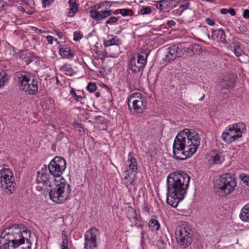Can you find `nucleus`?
<instances>
[{
  "label": "nucleus",
  "instance_id": "obj_44",
  "mask_svg": "<svg viewBox=\"0 0 249 249\" xmlns=\"http://www.w3.org/2000/svg\"><path fill=\"white\" fill-rule=\"evenodd\" d=\"M206 22L208 25L211 26L213 25L214 24V21L209 18H207L206 19Z\"/></svg>",
  "mask_w": 249,
  "mask_h": 249
},
{
  "label": "nucleus",
  "instance_id": "obj_22",
  "mask_svg": "<svg viewBox=\"0 0 249 249\" xmlns=\"http://www.w3.org/2000/svg\"><path fill=\"white\" fill-rule=\"evenodd\" d=\"M59 53L64 58H71L74 55V53L71 51L70 48L67 46L60 48Z\"/></svg>",
  "mask_w": 249,
  "mask_h": 249
},
{
  "label": "nucleus",
  "instance_id": "obj_23",
  "mask_svg": "<svg viewBox=\"0 0 249 249\" xmlns=\"http://www.w3.org/2000/svg\"><path fill=\"white\" fill-rule=\"evenodd\" d=\"M240 134L232 135V133L224 132L222 134V137L227 143H231L235 141L237 139L240 138Z\"/></svg>",
  "mask_w": 249,
  "mask_h": 249
},
{
  "label": "nucleus",
  "instance_id": "obj_36",
  "mask_svg": "<svg viewBox=\"0 0 249 249\" xmlns=\"http://www.w3.org/2000/svg\"><path fill=\"white\" fill-rule=\"evenodd\" d=\"M140 13L142 15L149 14L151 13V8L148 6H143L141 9Z\"/></svg>",
  "mask_w": 249,
  "mask_h": 249
},
{
  "label": "nucleus",
  "instance_id": "obj_28",
  "mask_svg": "<svg viewBox=\"0 0 249 249\" xmlns=\"http://www.w3.org/2000/svg\"><path fill=\"white\" fill-rule=\"evenodd\" d=\"M149 227L153 231H157L160 228V224L156 219H151L149 222Z\"/></svg>",
  "mask_w": 249,
  "mask_h": 249
},
{
  "label": "nucleus",
  "instance_id": "obj_19",
  "mask_svg": "<svg viewBox=\"0 0 249 249\" xmlns=\"http://www.w3.org/2000/svg\"><path fill=\"white\" fill-rule=\"evenodd\" d=\"M129 158L127 160L128 166L129 169L125 171V174L129 175L132 173H135L137 170V162L135 158L130 156V154L129 155Z\"/></svg>",
  "mask_w": 249,
  "mask_h": 249
},
{
  "label": "nucleus",
  "instance_id": "obj_20",
  "mask_svg": "<svg viewBox=\"0 0 249 249\" xmlns=\"http://www.w3.org/2000/svg\"><path fill=\"white\" fill-rule=\"evenodd\" d=\"M213 37L219 42L224 44L227 43L225 32L222 29L213 31Z\"/></svg>",
  "mask_w": 249,
  "mask_h": 249
},
{
  "label": "nucleus",
  "instance_id": "obj_53",
  "mask_svg": "<svg viewBox=\"0 0 249 249\" xmlns=\"http://www.w3.org/2000/svg\"><path fill=\"white\" fill-rule=\"evenodd\" d=\"M70 92H71V94L72 95L74 96V97H75V96H76V92H75V91H74V89H71V90Z\"/></svg>",
  "mask_w": 249,
  "mask_h": 249
},
{
  "label": "nucleus",
  "instance_id": "obj_13",
  "mask_svg": "<svg viewBox=\"0 0 249 249\" xmlns=\"http://www.w3.org/2000/svg\"><path fill=\"white\" fill-rule=\"evenodd\" d=\"M178 242L184 248L190 246L193 241L191 230L188 228H180L176 231Z\"/></svg>",
  "mask_w": 249,
  "mask_h": 249
},
{
  "label": "nucleus",
  "instance_id": "obj_11",
  "mask_svg": "<svg viewBox=\"0 0 249 249\" xmlns=\"http://www.w3.org/2000/svg\"><path fill=\"white\" fill-rule=\"evenodd\" d=\"M148 55L147 53L144 55L138 54L131 57L128 61V69L133 73L139 72L145 66Z\"/></svg>",
  "mask_w": 249,
  "mask_h": 249
},
{
  "label": "nucleus",
  "instance_id": "obj_18",
  "mask_svg": "<svg viewBox=\"0 0 249 249\" xmlns=\"http://www.w3.org/2000/svg\"><path fill=\"white\" fill-rule=\"evenodd\" d=\"M0 238H2L3 239L8 241L9 242H11L15 246H17V243H15V228L12 227L7 228L4 230L1 233Z\"/></svg>",
  "mask_w": 249,
  "mask_h": 249
},
{
  "label": "nucleus",
  "instance_id": "obj_15",
  "mask_svg": "<svg viewBox=\"0 0 249 249\" xmlns=\"http://www.w3.org/2000/svg\"><path fill=\"white\" fill-rule=\"evenodd\" d=\"M183 47L180 44L173 45L166 49L165 57L163 59L165 61L169 62L180 57L183 54Z\"/></svg>",
  "mask_w": 249,
  "mask_h": 249
},
{
  "label": "nucleus",
  "instance_id": "obj_12",
  "mask_svg": "<svg viewBox=\"0 0 249 249\" xmlns=\"http://www.w3.org/2000/svg\"><path fill=\"white\" fill-rule=\"evenodd\" d=\"M100 234L99 231L95 228L89 230L85 234V249H96Z\"/></svg>",
  "mask_w": 249,
  "mask_h": 249
},
{
  "label": "nucleus",
  "instance_id": "obj_46",
  "mask_svg": "<svg viewBox=\"0 0 249 249\" xmlns=\"http://www.w3.org/2000/svg\"><path fill=\"white\" fill-rule=\"evenodd\" d=\"M229 13L232 16H235L236 14L235 11L233 8H230L229 9Z\"/></svg>",
  "mask_w": 249,
  "mask_h": 249
},
{
  "label": "nucleus",
  "instance_id": "obj_30",
  "mask_svg": "<svg viewBox=\"0 0 249 249\" xmlns=\"http://www.w3.org/2000/svg\"><path fill=\"white\" fill-rule=\"evenodd\" d=\"M209 161L211 162L212 163L216 164H219L222 162L221 156L217 154L214 156H212L209 160Z\"/></svg>",
  "mask_w": 249,
  "mask_h": 249
},
{
  "label": "nucleus",
  "instance_id": "obj_38",
  "mask_svg": "<svg viewBox=\"0 0 249 249\" xmlns=\"http://www.w3.org/2000/svg\"><path fill=\"white\" fill-rule=\"evenodd\" d=\"M136 220V221H133L132 223L137 227L142 228L144 225L143 222L140 220L139 217H138L137 219Z\"/></svg>",
  "mask_w": 249,
  "mask_h": 249
},
{
  "label": "nucleus",
  "instance_id": "obj_48",
  "mask_svg": "<svg viewBox=\"0 0 249 249\" xmlns=\"http://www.w3.org/2000/svg\"><path fill=\"white\" fill-rule=\"evenodd\" d=\"M220 13L222 14H226L229 13V9L223 8L220 10Z\"/></svg>",
  "mask_w": 249,
  "mask_h": 249
},
{
  "label": "nucleus",
  "instance_id": "obj_59",
  "mask_svg": "<svg viewBox=\"0 0 249 249\" xmlns=\"http://www.w3.org/2000/svg\"><path fill=\"white\" fill-rule=\"evenodd\" d=\"M100 95V93L99 92H97L96 93V96L97 97H99Z\"/></svg>",
  "mask_w": 249,
  "mask_h": 249
},
{
  "label": "nucleus",
  "instance_id": "obj_7",
  "mask_svg": "<svg viewBox=\"0 0 249 249\" xmlns=\"http://www.w3.org/2000/svg\"><path fill=\"white\" fill-rule=\"evenodd\" d=\"M12 174L9 169H2L0 171V186L4 188L5 192L8 195L13 193L15 188Z\"/></svg>",
  "mask_w": 249,
  "mask_h": 249
},
{
  "label": "nucleus",
  "instance_id": "obj_56",
  "mask_svg": "<svg viewBox=\"0 0 249 249\" xmlns=\"http://www.w3.org/2000/svg\"><path fill=\"white\" fill-rule=\"evenodd\" d=\"M36 32H38L40 33H44L45 32V31H42L41 29H37V28H36Z\"/></svg>",
  "mask_w": 249,
  "mask_h": 249
},
{
  "label": "nucleus",
  "instance_id": "obj_2",
  "mask_svg": "<svg viewBox=\"0 0 249 249\" xmlns=\"http://www.w3.org/2000/svg\"><path fill=\"white\" fill-rule=\"evenodd\" d=\"M190 180V176L183 171L169 174L167 178L168 192L184 196L187 193Z\"/></svg>",
  "mask_w": 249,
  "mask_h": 249
},
{
  "label": "nucleus",
  "instance_id": "obj_51",
  "mask_svg": "<svg viewBox=\"0 0 249 249\" xmlns=\"http://www.w3.org/2000/svg\"><path fill=\"white\" fill-rule=\"evenodd\" d=\"M167 24L170 26H171L175 24V22L174 20H170L168 21Z\"/></svg>",
  "mask_w": 249,
  "mask_h": 249
},
{
  "label": "nucleus",
  "instance_id": "obj_6",
  "mask_svg": "<svg viewBox=\"0 0 249 249\" xmlns=\"http://www.w3.org/2000/svg\"><path fill=\"white\" fill-rule=\"evenodd\" d=\"M113 2L109 1H103L95 4L93 9L89 11L90 17L97 21L101 20L110 16L112 14L111 10H102L98 11V10L103 8L107 9L111 7Z\"/></svg>",
  "mask_w": 249,
  "mask_h": 249
},
{
  "label": "nucleus",
  "instance_id": "obj_58",
  "mask_svg": "<svg viewBox=\"0 0 249 249\" xmlns=\"http://www.w3.org/2000/svg\"><path fill=\"white\" fill-rule=\"evenodd\" d=\"M144 234V231H142V233H141V235H142L141 237H142V239H143V238Z\"/></svg>",
  "mask_w": 249,
  "mask_h": 249
},
{
  "label": "nucleus",
  "instance_id": "obj_29",
  "mask_svg": "<svg viewBox=\"0 0 249 249\" xmlns=\"http://www.w3.org/2000/svg\"><path fill=\"white\" fill-rule=\"evenodd\" d=\"M128 211H129L127 213V217L131 222H132L133 221H136V219H137L138 217L137 216L135 211L132 208H130Z\"/></svg>",
  "mask_w": 249,
  "mask_h": 249
},
{
  "label": "nucleus",
  "instance_id": "obj_9",
  "mask_svg": "<svg viewBox=\"0 0 249 249\" xmlns=\"http://www.w3.org/2000/svg\"><path fill=\"white\" fill-rule=\"evenodd\" d=\"M146 103L144 97L140 93L132 94L129 97L127 105L129 110H134L137 113H142L145 109Z\"/></svg>",
  "mask_w": 249,
  "mask_h": 249
},
{
  "label": "nucleus",
  "instance_id": "obj_1",
  "mask_svg": "<svg viewBox=\"0 0 249 249\" xmlns=\"http://www.w3.org/2000/svg\"><path fill=\"white\" fill-rule=\"evenodd\" d=\"M200 138L195 130L184 129L175 139L173 145L174 158L184 160L191 157L199 145Z\"/></svg>",
  "mask_w": 249,
  "mask_h": 249
},
{
  "label": "nucleus",
  "instance_id": "obj_60",
  "mask_svg": "<svg viewBox=\"0 0 249 249\" xmlns=\"http://www.w3.org/2000/svg\"><path fill=\"white\" fill-rule=\"evenodd\" d=\"M204 97H205V95H204V94H203V95H202V96L201 97V98H200V100H201V101L203 100V99H204Z\"/></svg>",
  "mask_w": 249,
  "mask_h": 249
},
{
  "label": "nucleus",
  "instance_id": "obj_50",
  "mask_svg": "<svg viewBox=\"0 0 249 249\" xmlns=\"http://www.w3.org/2000/svg\"><path fill=\"white\" fill-rule=\"evenodd\" d=\"M54 31L56 33V35L58 36L60 38H61L63 36V33L62 32H58L56 30H54Z\"/></svg>",
  "mask_w": 249,
  "mask_h": 249
},
{
  "label": "nucleus",
  "instance_id": "obj_25",
  "mask_svg": "<svg viewBox=\"0 0 249 249\" xmlns=\"http://www.w3.org/2000/svg\"><path fill=\"white\" fill-rule=\"evenodd\" d=\"M68 3L70 5L68 16L72 17L78 10L76 2L75 0H69Z\"/></svg>",
  "mask_w": 249,
  "mask_h": 249
},
{
  "label": "nucleus",
  "instance_id": "obj_10",
  "mask_svg": "<svg viewBox=\"0 0 249 249\" xmlns=\"http://www.w3.org/2000/svg\"><path fill=\"white\" fill-rule=\"evenodd\" d=\"M13 228H15V243L17 244V248L24 244L25 240L26 239L27 246L25 247H22V249H31L32 244L27 238L28 234L30 235L31 231L24 228L22 231L21 227L17 224L13 225Z\"/></svg>",
  "mask_w": 249,
  "mask_h": 249
},
{
  "label": "nucleus",
  "instance_id": "obj_21",
  "mask_svg": "<svg viewBox=\"0 0 249 249\" xmlns=\"http://www.w3.org/2000/svg\"><path fill=\"white\" fill-rule=\"evenodd\" d=\"M185 51L190 55L192 56L195 54H200L202 52V48L198 44H192L186 48Z\"/></svg>",
  "mask_w": 249,
  "mask_h": 249
},
{
  "label": "nucleus",
  "instance_id": "obj_35",
  "mask_svg": "<svg viewBox=\"0 0 249 249\" xmlns=\"http://www.w3.org/2000/svg\"><path fill=\"white\" fill-rule=\"evenodd\" d=\"M97 89L96 85L95 83H89L87 87V89L88 91H89L90 92H94Z\"/></svg>",
  "mask_w": 249,
  "mask_h": 249
},
{
  "label": "nucleus",
  "instance_id": "obj_3",
  "mask_svg": "<svg viewBox=\"0 0 249 249\" xmlns=\"http://www.w3.org/2000/svg\"><path fill=\"white\" fill-rule=\"evenodd\" d=\"M236 186L235 178L231 174L226 173L215 179L213 184V191L217 196L225 197L231 194Z\"/></svg>",
  "mask_w": 249,
  "mask_h": 249
},
{
  "label": "nucleus",
  "instance_id": "obj_33",
  "mask_svg": "<svg viewBox=\"0 0 249 249\" xmlns=\"http://www.w3.org/2000/svg\"><path fill=\"white\" fill-rule=\"evenodd\" d=\"M234 52L237 57L242 56L244 54L243 50L241 49L239 44H235L234 47Z\"/></svg>",
  "mask_w": 249,
  "mask_h": 249
},
{
  "label": "nucleus",
  "instance_id": "obj_16",
  "mask_svg": "<svg viewBox=\"0 0 249 249\" xmlns=\"http://www.w3.org/2000/svg\"><path fill=\"white\" fill-rule=\"evenodd\" d=\"M166 203L171 206L176 208L178 203L183 199L184 196L177 195L176 193L168 192L167 193Z\"/></svg>",
  "mask_w": 249,
  "mask_h": 249
},
{
  "label": "nucleus",
  "instance_id": "obj_31",
  "mask_svg": "<svg viewBox=\"0 0 249 249\" xmlns=\"http://www.w3.org/2000/svg\"><path fill=\"white\" fill-rule=\"evenodd\" d=\"M118 43L117 37H112L109 38L104 42V45L106 47L116 45Z\"/></svg>",
  "mask_w": 249,
  "mask_h": 249
},
{
  "label": "nucleus",
  "instance_id": "obj_41",
  "mask_svg": "<svg viewBox=\"0 0 249 249\" xmlns=\"http://www.w3.org/2000/svg\"><path fill=\"white\" fill-rule=\"evenodd\" d=\"M53 1V0H42L43 6L44 7H46V6L50 5Z\"/></svg>",
  "mask_w": 249,
  "mask_h": 249
},
{
  "label": "nucleus",
  "instance_id": "obj_61",
  "mask_svg": "<svg viewBox=\"0 0 249 249\" xmlns=\"http://www.w3.org/2000/svg\"><path fill=\"white\" fill-rule=\"evenodd\" d=\"M129 175H128V176H127V175H126V176H125V177H124V179H127V178H128V177H129Z\"/></svg>",
  "mask_w": 249,
  "mask_h": 249
},
{
  "label": "nucleus",
  "instance_id": "obj_26",
  "mask_svg": "<svg viewBox=\"0 0 249 249\" xmlns=\"http://www.w3.org/2000/svg\"><path fill=\"white\" fill-rule=\"evenodd\" d=\"M17 246L0 237V249H15Z\"/></svg>",
  "mask_w": 249,
  "mask_h": 249
},
{
  "label": "nucleus",
  "instance_id": "obj_45",
  "mask_svg": "<svg viewBox=\"0 0 249 249\" xmlns=\"http://www.w3.org/2000/svg\"><path fill=\"white\" fill-rule=\"evenodd\" d=\"M46 39L48 43L50 44L53 43V37L52 36H47Z\"/></svg>",
  "mask_w": 249,
  "mask_h": 249
},
{
  "label": "nucleus",
  "instance_id": "obj_34",
  "mask_svg": "<svg viewBox=\"0 0 249 249\" xmlns=\"http://www.w3.org/2000/svg\"><path fill=\"white\" fill-rule=\"evenodd\" d=\"M120 13L122 16L125 17L127 16H132L133 12L132 10L129 9H122L120 11Z\"/></svg>",
  "mask_w": 249,
  "mask_h": 249
},
{
  "label": "nucleus",
  "instance_id": "obj_57",
  "mask_svg": "<svg viewBox=\"0 0 249 249\" xmlns=\"http://www.w3.org/2000/svg\"><path fill=\"white\" fill-rule=\"evenodd\" d=\"M168 0H160V1H158L157 2L159 3H163L164 2H167Z\"/></svg>",
  "mask_w": 249,
  "mask_h": 249
},
{
  "label": "nucleus",
  "instance_id": "obj_27",
  "mask_svg": "<svg viewBox=\"0 0 249 249\" xmlns=\"http://www.w3.org/2000/svg\"><path fill=\"white\" fill-rule=\"evenodd\" d=\"M232 127L234 129V133H236L237 134H240V137L242 136V133L246 129L245 124L241 123L233 124Z\"/></svg>",
  "mask_w": 249,
  "mask_h": 249
},
{
  "label": "nucleus",
  "instance_id": "obj_55",
  "mask_svg": "<svg viewBox=\"0 0 249 249\" xmlns=\"http://www.w3.org/2000/svg\"><path fill=\"white\" fill-rule=\"evenodd\" d=\"M4 85V80H1L0 78V87L3 86Z\"/></svg>",
  "mask_w": 249,
  "mask_h": 249
},
{
  "label": "nucleus",
  "instance_id": "obj_52",
  "mask_svg": "<svg viewBox=\"0 0 249 249\" xmlns=\"http://www.w3.org/2000/svg\"><path fill=\"white\" fill-rule=\"evenodd\" d=\"M171 2H173L175 3V5H174V6H176L179 2H181V0H178V1H176V0H170Z\"/></svg>",
  "mask_w": 249,
  "mask_h": 249
},
{
  "label": "nucleus",
  "instance_id": "obj_32",
  "mask_svg": "<svg viewBox=\"0 0 249 249\" xmlns=\"http://www.w3.org/2000/svg\"><path fill=\"white\" fill-rule=\"evenodd\" d=\"M62 242L61 243L62 249H68V246H67V245H68L67 235H66V234L64 231H62Z\"/></svg>",
  "mask_w": 249,
  "mask_h": 249
},
{
  "label": "nucleus",
  "instance_id": "obj_49",
  "mask_svg": "<svg viewBox=\"0 0 249 249\" xmlns=\"http://www.w3.org/2000/svg\"><path fill=\"white\" fill-rule=\"evenodd\" d=\"M157 8L160 10H162L163 9V5L161 3H159L157 5Z\"/></svg>",
  "mask_w": 249,
  "mask_h": 249
},
{
  "label": "nucleus",
  "instance_id": "obj_5",
  "mask_svg": "<svg viewBox=\"0 0 249 249\" xmlns=\"http://www.w3.org/2000/svg\"><path fill=\"white\" fill-rule=\"evenodd\" d=\"M19 89L29 95H35L38 91L37 81L25 72H17Z\"/></svg>",
  "mask_w": 249,
  "mask_h": 249
},
{
  "label": "nucleus",
  "instance_id": "obj_4",
  "mask_svg": "<svg viewBox=\"0 0 249 249\" xmlns=\"http://www.w3.org/2000/svg\"><path fill=\"white\" fill-rule=\"evenodd\" d=\"M52 187L53 188L49 191V196L53 202L60 203L69 197L71 193L70 185L67 184L63 178L55 180Z\"/></svg>",
  "mask_w": 249,
  "mask_h": 249
},
{
  "label": "nucleus",
  "instance_id": "obj_14",
  "mask_svg": "<svg viewBox=\"0 0 249 249\" xmlns=\"http://www.w3.org/2000/svg\"><path fill=\"white\" fill-rule=\"evenodd\" d=\"M37 174L36 181L46 186L52 187L53 184L57 179L54 176L51 174L50 172H48L46 165H44L42 170L38 171Z\"/></svg>",
  "mask_w": 249,
  "mask_h": 249
},
{
  "label": "nucleus",
  "instance_id": "obj_37",
  "mask_svg": "<svg viewBox=\"0 0 249 249\" xmlns=\"http://www.w3.org/2000/svg\"><path fill=\"white\" fill-rule=\"evenodd\" d=\"M83 36V34L81 32H75L74 33L73 39L75 41H78L80 40Z\"/></svg>",
  "mask_w": 249,
  "mask_h": 249
},
{
  "label": "nucleus",
  "instance_id": "obj_24",
  "mask_svg": "<svg viewBox=\"0 0 249 249\" xmlns=\"http://www.w3.org/2000/svg\"><path fill=\"white\" fill-rule=\"evenodd\" d=\"M240 218L243 221L249 222V204L245 205L241 209Z\"/></svg>",
  "mask_w": 249,
  "mask_h": 249
},
{
  "label": "nucleus",
  "instance_id": "obj_47",
  "mask_svg": "<svg viewBox=\"0 0 249 249\" xmlns=\"http://www.w3.org/2000/svg\"><path fill=\"white\" fill-rule=\"evenodd\" d=\"M228 133H232V135H236V133H234V129H233V127H230L228 130Z\"/></svg>",
  "mask_w": 249,
  "mask_h": 249
},
{
  "label": "nucleus",
  "instance_id": "obj_43",
  "mask_svg": "<svg viewBox=\"0 0 249 249\" xmlns=\"http://www.w3.org/2000/svg\"><path fill=\"white\" fill-rule=\"evenodd\" d=\"M243 181L245 183V184L247 185H249V177L246 176H245L242 178Z\"/></svg>",
  "mask_w": 249,
  "mask_h": 249
},
{
  "label": "nucleus",
  "instance_id": "obj_17",
  "mask_svg": "<svg viewBox=\"0 0 249 249\" xmlns=\"http://www.w3.org/2000/svg\"><path fill=\"white\" fill-rule=\"evenodd\" d=\"M235 78L232 73L229 74L224 79L220 81V85L223 89H232L235 86Z\"/></svg>",
  "mask_w": 249,
  "mask_h": 249
},
{
  "label": "nucleus",
  "instance_id": "obj_42",
  "mask_svg": "<svg viewBox=\"0 0 249 249\" xmlns=\"http://www.w3.org/2000/svg\"><path fill=\"white\" fill-rule=\"evenodd\" d=\"M243 17L245 18H249V10L246 9L243 12Z\"/></svg>",
  "mask_w": 249,
  "mask_h": 249
},
{
  "label": "nucleus",
  "instance_id": "obj_39",
  "mask_svg": "<svg viewBox=\"0 0 249 249\" xmlns=\"http://www.w3.org/2000/svg\"><path fill=\"white\" fill-rule=\"evenodd\" d=\"M185 3L184 4H181L179 7V8L182 9V12L184 10L187 9L190 5V3L187 0L183 1Z\"/></svg>",
  "mask_w": 249,
  "mask_h": 249
},
{
  "label": "nucleus",
  "instance_id": "obj_40",
  "mask_svg": "<svg viewBox=\"0 0 249 249\" xmlns=\"http://www.w3.org/2000/svg\"><path fill=\"white\" fill-rule=\"evenodd\" d=\"M118 21V18L115 17H110L106 21V23L107 24H113L116 22Z\"/></svg>",
  "mask_w": 249,
  "mask_h": 249
},
{
  "label": "nucleus",
  "instance_id": "obj_8",
  "mask_svg": "<svg viewBox=\"0 0 249 249\" xmlns=\"http://www.w3.org/2000/svg\"><path fill=\"white\" fill-rule=\"evenodd\" d=\"M66 167L65 160L60 157H55L51 161L47 169L51 174L54 176L57 179H60V178H63L61 176Z\"/></svg>",
  "mask_w": 249,
  "mask_h": 249
},
{
  "label": "nucleus",
  "instance_id": "obj_54",
  "mask_svg": "<svg viewBox=\"0 0 249 249\" xmlns=\"http://www.w3.org/2000/svg\"><path fill=\"white\" fill-rule=\"evenodd\" d=\"M75 97L76 98V100L77 101H80L82 98V96L77 95H76V96H75Z\"/></svg>",
  "mask_w": 249,
  "mask_h": 249
}]
</instances>
